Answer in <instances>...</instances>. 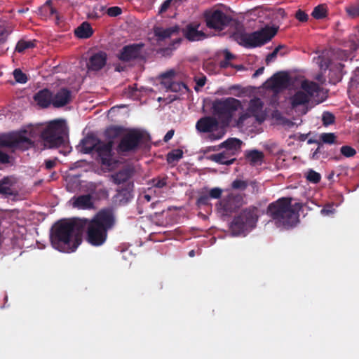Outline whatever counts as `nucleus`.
I'll use <instances>...</instances> for the list:
<instances>
[{"mask_svg":"<svg viewBox=\"0 0 359 359\" xmlns=\"http://www.w3.org/2000/svg\"><path fill=\"white\" fill-rule=\"evenodd\" d=\"M100 140L93 135H88L83 138L81 144L82 145V152L84 154H90L93 151H95Z\"/></svg>","mask_w":359,"mask_h":359,"instance_id":"nucleus-25","label":"nucleus"},{"mask_svg":"<svg viewBox=\"0 0 359 359\" xmlns=\"http://www.w3.org/2000/svg\"><path fill=\"white\" fill-rule=\"evenodd\" d=\"M292 201L290 197H282L268 205L266 214L278 226H288L294 224L297 215L292 208Z\"/></svg>","mask_w":359,"mask_h":359,"instance_id":"nucleus-3","label":"nucleus"},{"mask_svg":"<svg viewBox=\"0 0 359 359\" xmlns=\"http://www.w3.org/2000/svg\"><path fill=\"white\" fill-rule=\"evenodd\" d=\"M242 200L241 195L229 194L219 202V210L224 215H230L242 205Z\"/></svg>","mask_w":359,"mask_h":359,"instance_id":"nucleus-13","label":"nucleus"},{"mask_svg":"<svg viewBox=\"0 0 359 359\" xmlns=\"http://www.w3.org/2000/svg\"><path fill=\"white\" fill-rule=\"evenodd\" d=\"M17 182L14 176H6L0 180V194L8 196H16L18 191L13 190L12 187Z\"/></svg>","mask_w":359,"mask_h":359,"instance_id":"nucleus-18","label":"nucleus"},{"mask_svg":"<svg viewBox=\"0 0 359 359\" xmlns=\"http://www.w3.org/2000/svg\"><path fill=\"white\" fill-rule=\"evenodd\" d=\"M311 15L317 20L323 19L327 15V10L323 5H318L314 8Z\"/></svg>","mask_w":359,"mask_h":359,"instance_id":"nucleus-36","label":"nucleus"},{"mask_svg":"<svg viewBox=\"0 0 359 359\" xmlns=\"http://www.w3.org/2000/svg\"><path fill=\"white\" fill-rule=\"evenodd\" d=\"M41 137L46 148L54 149L65 145L67 137V128L65 121H50L43 130Z\"/></svg>","mask_w":359,"mask_h":359,"instance_id":"nucleus-5","label":"nucleus"},{"mask_svg":"<svg viewBox=\"0 0 359 359\" xmlns=\"http://www.w3.org/2000/svg\"><path fill=\"white\" fill-rule=\"evenodd\" d=\"M172 1V0H165L160 6L158 13H165L170 6Z\"/></svg>","mask_w":359,"mask_h":359,"instance_id":"nucleus-59","label":"nucleus"},{"mask_svg":"<svg viewBox=\"0 0 359 359\" xmlns=\"http://www.w3.org/2000/svg\"><path fill=\"white\" fill-rule=\"evenodd\" d=\"M107 60V55L104 51H98L91 55L88 62V67L93 71H99L102 69Z\"/></svg>","mask_w":359,"mask_h":359,"instance_id":"nucleus-20","label":"nucleus"},{"mask_svg":"<svg viewBox=\"0 0 359 359\" xmlns=\"http://www.w3.org/2000/svg\"><path fill=\"white\" fill-rule=\"evenodd\" d=\"M200 24L198 22H191L182 29L183 36L189 41H197L205 39L207 37L205 33L198 30Z\"/></svg>","mask_w":359,"mask_h":359,"instance_id":"nucleus-16","label":"nucleus"},{"mask_svg":"<svg viewBox=\"0 0 359 359\" xmlns=\"http://www.w3.org/2000/svg\"><path fill=\"white\" fill-rule=\"evenodd\" d=\"M250 117L248 113H242L240 114L239 117L236 120V126L238 127H242L243 126L244 121Z\"/></svg>","mask_w":359,"mask_h":359,"instance_id":"nucleus-56","label":"nucleus"},{"mask_svg":"<svg viewBox=\"0 0 359 359\" xmlns=\"http://www.w3.org/2000/svg\"><path fill=\"white\" fill-rule=\"evenodd\" d=\"M73 205L79 209L90 210L93 208L94 204L92 201V196L90 194H84L76 198Z\"/></svg>","mask_w":359,"mask_h":359,"instance_id":"nucleus-27","label":"nucleus"},{"mask_svg":"<svg viewBox=\"0 0 359 359\" xmlns=\"http://www.w3.org/2000/svg\"><path fill=\"white\" fill-rule=\"evenodd\" d=\"M161 83L167 88L168 90L172 92L177 93L182 91L183 89H187V85L183 82L162 81Z\"/></svg>","mask_w":359,"mask_h":359,"instance_id":"nucleus-31","label":"nucleus"},{"mask_svg":"<svg viewBox=\"0 0 359 359\" xmlns=\"http://www.w3.org/2000/svg\"><path fill=\"white\" fill-rule=\"evenodd\" d=\"M10 161H11L10 156L8 154L0 150V163L8 164L10 163Z\"/></svg>","mask_w":359,"mask_h":359,"instance_id":"nucleus-58","label":"nucleus"},{"mask_svg":"<svg viewBox=\"0 0 359 359\" xmlns=\"http://www.w3.org/2000/svg\"><path fill=\"white\" fill-rule=\"evenodd\" d=\"M8 34V33L5 27L0 23V43L6 41Z\"/></svg>","mask_w":359,"mask_h":359,"instance_id":"nucleus-55","label":"nucleus"},{"mask_svg":"<svg viewBox=\"0 0 359 359\" xmlns=\"http://www.w3.org/2000/svg\"><path fill=\"white\" fill-rule=\"evenodd\" d=\"M263 103L259 98L252 99L250 101L248 109L252 114H255L262 110Z\"/></svg>","mask_w":359,"mask_h":359,"instance_id":"nucleus-35","label":"nucleus"},{"mask_svg":"<svg viewBox=\"0 0 359 359\" xmlns=\"http://www.w3.org/2000/svg\"><path fill=\"white\" fill-rule=\"evenodd\" d=\"M219 127V122L215 117L213 116H203L198 120L196 124V129L201 133H209L208 138L211 141L221 139L224 133L218 131L217 133L215 132L217 130Z\"/></svg>","mask_w":359,"mask_h":359,"instance_id":"nucleus-11","label":"nucleus"},{"mask_svg":"<svg viewBox=\"0 0 359 359\" xmlns=\"http://www.w3.org/2000/svg\"><path fill=\"white\" fill-rule=\"evenodd\" d=\"M318 146L316 151L312 154L311 158L313 160H318L320 157L327 158V154L325 152L323 144L318 142Z\"/></svg>","mask_w":359,"mask_h":359,"instance_id":"nucleus-39","label":"nucleus"},{"mask_svg":"<svg viewBox=\"0 0 359 359\" xmlns=\"http://www.w3.org/2000/svg\"><path fill=\"white\" fill-rule=\"evenodd\" d=\"M82 224L79 219L61 220L51 228L50 240L55 250L65 253L74 252L81 243Z\"/></svg>","mask_w":359,"mask_h":359,"instance_id":"nucleus-2","label":"nucleus"},{"mask_svg":"<svg viewBox=\"0 0 359 359\" xmlns=\"http://www.w3.org/2000/svg\"><path fill=\"white\" fill-rule=\"evenodd\" d=\"M248 183L247 181L236 179L231 183V188L235 190L244 191L247 189Z\"/></svg>","mask_w":359,"mask_h":359,"instance_id":"nucleus-41","label":"nucleus"},{"mask_svg":"<svg viewBox=\"0 0 359 359\" xmlns=\"http://www.w3.org/2000/svg\"><path fill=\"white\" fill-rule=\"evenodd\" d=\"M278 27L266 26L259 31L248 34L245 32H235L232 37L240 45L245 48H255L269 41L277 33Z\"/></svg>","mask_w":359,"mask_h":359,"instance_id":"nucleus-4","label":"nucleus"},{"mask_svg":"<svg viewBox=\"0 0 359 359\" xmlns=\"http://www.w3.org/2000/svg\"><path fill=\"white\" fill-rule=\"evenodd\" d=\"M259 209L250 206L242 210L234 217L231 224L230 230L234 236H245L256 226L259 218Z\"/></svg>","mask_w":359,"mask_h":359,"instance_id":"nucleus-6","label":"nucleus"},{"mask_svg":"<svg viewBox=\"0 0 359 359\" xmlns=\"http://www.w3.org/2000/svg\"><path fill=\"white\" fill-rule=\"evenodd\" d=\"M151 184L153 187L156 188H163L166 186L167 184V178L163 177V178H154L151 180Z\"/></svg>","mask_w":359,"mask_h":359,"instance_id":"nucleus-48","label":"nucleus"},{"mask_svg":"<svg viewBox=\"0 0 359 359\" xmlns=\"http://www.w3.org/2000/svg\"><path fill=\"white\" fill-rule=\"evenodd\" d=\"M122 10L118 6H112L107 9V13L110 17H116L121 15Z\"/></svg>","mask_w":359,"mask_h":359,"instance_id":"nucleus-50","label":"nucleus"},{"mask_svg":"<svg viewBox=\"0 0 359 359\" xmlns=\"http://www.w3.org/2000/svg\"><path fill=\"white\" fill-rule=\"evenodd\" d=\"M175 71L170 69L161 75L162 81H172V79L175 76Z\"/></svg>","mask_w":359,"mask_h":359,"instance_id":"nucleus-52","label":"nucleus"},{"mask_svg":"<svg viewBox=\"0 0 359 359\" xmlns=\"http://www.w3.org/2000/svg\"><path fill=\"white\" fill-rule=\"evenodd\" d=\"M81 222L82 231L86 229V241L94 247H100L105 243L109 231L116 225V218L113 209L103 208L99 210L94 217L79 219Z\"/></svg>","mask_w":359,"mask_h":359,"instance_id":"nucleus-1","label":"nucleus"},{"mask_svg":"<svg viewBox=\"0 0 359 359\" xmlns=\"http://www.w3.org/2000/svg\"><path fill=\"white\" fill-rule=\"evenodd\" d=\"M97 6L95 7L93 10L88 14V18L91 19H98L100 18V15L97 12Z\"/></svg>","mask_w":359,"mask_h":359,"instance_id":"nucleus-61","label":"nucleus"},{"mask_svg":"<svg viewBox=\"0 0 359 359\" xmlns=\"http://www.w3.org/2000/svg\"><path fill=\"white\" fill-rule=\"evenodd\" d=\"M268 82L272 90L278 91L290 86V78L287 72H280L273 74Z\"/></svg>","mask_w":359,"mask_h":359,"instance_id":"nucleus-17","label":"nucleus"},{"mask_svg":"<svg viewBox=\"0 0 359 359\" xmlns=\"http://www.w3.org/2000/svg\"><path fill=\"white\" fill-rule=\"evenodd\" d=\"M322 121L324 126H329L334 123L335 117L331 112L325 111L322 116Z\"/></svg>","mask_w":359,"mask_h":359,"instance_id":"nucleus-46","label":"nucleus"},{"mask_svg":"<svg viewBox=\"0 0 359 359\" xmlns=\"http://www.w3.org/2000/svg\"><path fill=\"white\" fill-rule=\"evenodd\" d=\"M133 182L125 184L116 190V194L112 197V202L116 206L126 205L133 198Z\"/></svg>","mask_w":359,"mask_h":359,"instance_id":"nucleus-14","label":"nucleus"},{"mask_svg":"<svg viewBox=\"0 0 359 359\" xmlns=\"http://www.w3.org/2000/svg\"><path fill=\"white\" fill-rule=\"evenodd\" d=\"M245 156L250 164L253 165L259 162L261 163L264 157L263 152L257 149L248 151Z\"/></svg>","mask_w":359,"mask_h":359,"instance_id":"nucleus-32","label":"nucleus"},{"mask_svg":"<svg viewBox=\"0 0 359 359\" xmlns=\"http://www.w3.org/2000/svg\"><path fill=\"white\" fill-rule=\"evenodd\" d=\"M295 18L299 21V22H306L308 20V15L302 10H298L296 12Z\"/></svg>","mask_w":359,"mask_h":359,"instance_id":"nucleus-53","label":"nucleus"},{"mask_svg":"<svg viewBox=\"0 0 359 359\" xmlns=\"http://www.w3.org/2000/svg\"><path fill=\"white\" fill-rule=\"evenodd\" d=\"M320 140L323 142L322 144H333L336 141V136L334 133H325L320 135Z\"/></svg>","mask_w":359,"mask_h":359,"instance_id":"nucleus-45","label":"nucleus"},{"mask_svg":"<svg viewBox=\"0 0 359 359\" xmlns=\"http://www.w3.org/2000/svg\"><path fill=\"white\" fill-rule=\"evenodd\" d=\"M41 14L53 15L56 13V10L52 6L51 0H47L46 3L39 8Z\"/></svg>","mask_w":359,"mask_h":359,"instance_id":"nucleus-37","label":"nucleus"},{"mask_svg":"<svg viewBox=\"0 0 359 359\" xmlns=\"http://www.w3.org/2000/svg\"><path fill=\"white\" fill-rule=\"evenodd\" d=\"M210 197L208 194L201 195L197 199V204L198 205H206L209 204Z\"/></svg>","mask_w":359,"mask_h":359,"instance_id":"nucleus-54","label":"nucleus"},{"mask_svg":"<svg viewBox=\"0 0 359 359\" xmlns=\"http://www.w3.org/2000/svg\"><path fill=\"white\" fill-rule=\"evenodd\" d=\"M144 134L137 129H130L121 139L116 150L119 154H125L136 151L142 142Z\"/></svg>","mask_w":359,"mask_h":359,"instance_id":"nucleus-9","label":"nucleus"},{"mask_svg":"<svg viewBox=\"0 0 359 359\" xmlns=\"http://www.w3.org/2000/svg\"><path fill=\"white\" fill-rule=\"evenodd\" d=\"M224 58L226 60L229 61L234 58V55L231 54L228 50H225L224 52Z\"/></svg>","mask_w":359,"mask_h":359,"instance_id":"nucleus-63","label":"nucleus"},{"mask_svg":"<svg viewBox=\"0 0 359 359\" xmlns=\"http://www.w3.org/2000/svg\"><path fill=\"white\" fill-rule=\"evenodd\" d=\"M180 32V27L175 25L166 29L161 27H154V34L156 37L158 41H163L166 39L170 38L172 35L177 34Z\"/></svg>","mask_w":359,"mask_h":359,"instance_id":"nucleus-22","label":"nucleus"},{"mask_svg":"<svg viewBox=\"0 0 359 359\" xmlns=\"http://www.w3.org/2000/svg\"><path fill=\"white\" fill-rule=\"evenodd\" d=\"M282 48L281 46H278L276 47L272 53H269L266 57V63L269 65L271 62L273 61V60L277 57L278 53L280 49Z\"/></svg>","mask_w":359,"mask_h":359,"instance_id":"nucleus-51","label":"nucleus"},{"mask_svg":"<svg viewBox=\"0 0 359 359\" xmlns=\"http://www.w3.org/2000/svg\"><path fill=\"white\" fill-rule=\"evenodd\" d=\"M143 43H133L124 46L118 52L117 57L123 62H129L143 57Z\"/></svg>","mask_w":359,"mask_h":359,"instance_id":"nucleus-12","label":"nucleus"},{"mask_svg":"<svg viewBox=\"0 0 359 359\" xmlns=\"http://www.w3.org/2000/svg\"><path fill=\"white\" fill-rule=\"evenodd\" d=\"M173 135H174V130H168L163 137V141L165 142H168L170 140L172 139Z\"/></svg>","mask_w":359,"mask_h":359,"instance_id":"nucleus-62","label":"nucleus"},{"mask_svg":"<svg viewBox=\"0 0 359 359\" xmlns=\"http://www.w3.org/2000/svg\"><path fill=\"white\" fill-rule=\"evenodd\" d=\"M34 44L32 41L21 40L18 42L15 50L18 53H22L25 50L33 48Z\"/></svg>","mask_w":359,"mask_h":359,"instance_id":"nucleus-40","label":"nucleus"},{"mask_svg":"<svg viewBox=\"0 0 359 359\" xmlns=\"http://www.w3.org/2000/svg\"><path fill=\"white\" fill-rule=\"evenodd\" d=\"M183 157V151L180 149H173L168 153L166 161L168 163L172 164L179 161Z\"/></svg>","mask_w":359,"mask_h":359,"instance_id":"nucleus-34","label":"nucleus"},{"mask_svg":"<svg viewBox=\"0 0 359 359\" xmlns=\"http://www.w3.org/2000/svg\"><path fill=\"white\" fill-rule=\"evenodd\" d=\"M208 158L219 164L226 165L233 164L236 160V158H233L229 151L226 150L221 153L212 154Z\"/></svg>","mask_w":359,"mask_h":359,"instance_id":"nucleus-23","label":"nucleus"},{"mask_svg":"<svg viewBox=\"0 0 359 359\" xmlns=\"http://www.w3.org/2000/svg\"><path fill=\"white\" fill-rule=\"evenodd\" d=\"M133 174V170L130 168H124L111 175L112 182L116 184H127Z\"/></svg>","mask_w":359,"mask_h":359,"instance_id":"nucleus-24","label":"nucleus"},{"mask_svg":"<svg viewBox=\"0 0 359 359\" xmlns=\"http://www.w3.org/2000/svg\"><path fill=\"white\" fill-rule=\"evenodd\" d=\"M318 64L322 71H326L331 65V60L328 57L324 55L318 57Z\"/></svg>","mask_w":359,"mask_h":359,"instance_id":"nucleus-44","label":"nucleus"},{"mask_svg":"<svg viewBox=\"0 0 359 359\" xmlns=\"http://www.w3.org/2000/svg\"><path fill=\"white\" fill-rule=\"evenodd\" d=\"M306 178L311 183L318 184L321 180V175L315 170L309 169L306 174Z\"/></svg>","mask_w":359,"mask_h":359,"instance_id":"nucleus-38","label":"nucleus"},{"mask_svg":"<svg viewBox=\"0 0 359 359\" xmlns=\"http://www.w3.org/2000/svg\"><path fill=\"white\" fill-rule=\"evenodd\" d=\"M113 146L114 141H108L107 142H104L101 140L100 141V143L95 149V152L100 158V162L102 165L111 166L114 163L113 159Z\"/></svg>","mask_w":359,"mask_h":359,"instance_id":"nucleus-15","label":"nucleus"},{"mask_svg":"<svg viewBox=\"0 0 359 359\" xmlns=\"http://www.w3.org/2000/svg\"><path fill=\"white\" fill-rule=\"evenodd\" d=\"M310 101L309 95L302 90L297 91L290 98V102L292 109H297L299 106H306Z\"/></svg>","mask_w":359,"mask_h":359,"instance_id":"nucleus-26","label":"nucleus"},{"mask_svg":"<svg viewBox=\"0 0 359 359\" xmlns=\"http://www.w3.org/2000/svg\"><path fill=\"white\" fill-rule=\"evenodd\" d=\"M33 98L39 107L47 108L52 104L53 93L50 90L44 88L35 93Z\"/></svg>","mask_w":359,"mask_h":359,"instance_id":"nucleus-21","label":"nucleus"},{"mask_svg":"<svg viewBox=\"0 0 359 359\" xmlns=\"http://www.w3.org/2000/svg\"><path fill=\"white\" fill-rule=\"evenodd\" d=\"M125 131L122 126H111L107 128L104 132V135L108 141H114V139L120 137Z\"/></svg>","mask_w":359,"mask_h":359,"instance_id":"nucleus-30","label":"nucleus"},{"mask_svg":"<svg viewBox=\"0 0 359 359\" xmlns=\"http://www.w3.org/2000/svg\"><path fill=\"white\" fill-rule=\"evenodd\" d=\"M71 99L72 92L66 88H62L54 95H53L52 104L55 108L62 107L69 103Z\"/></svg>","mask_w":359,"mask_h":359,"instance_id":"nucleus-19","label":"nucleus"},{"mask_svg":"<svg viewBox=\"0 0 359 359\" xmlns=\"http://www.w3.org/2000/svg\"><path fill=\"white\" fill-rule=\"evenodd\" d=\"M203 16L208 28L219 31L224 29L232 21L231 16L218 9L205 11Z\"/></svg>","mask_w":359,"mask_h":359,"instance_id":"nucleus-10","label":"nucleus"},{"mask_svg":"<svg viewBox=\"0 0 359 359\" xmlns=\"http://www.w3.org/2000/svg\"><path fill=\"white\" fill-rule=\"evenodd\" d=\"M334 210L332 205H327L320 210V212L323 215H330L334 212Z\"/></svg>","mask_w":359,"mask_h":359,"instance_id":"nucleus-60","label":"nucleus"},{"mask_svg":"<svg viewBox=\"0 0 359 359\" xmlns=\"http://www.w3.org/2000/svg\"><path fill=\"white\" fill-rule=\"evenodd\" d=\"M242 142L236 138H229L226 141L222 142L219 145L220 148H225L226 151H229L231 156H234L240 149Z\"/></svg>","mask_w":359,"mask_h":359,"instance_id":"nucleus-28","label":"nucleus"},{"mask_svg":"<svg viewBox=\"0 0 359 359\" xmlns=\"http://www.w3.org/2000/svg\"><path fill=\"white\" fill-rule=\"evenodd\" d=\"M25 134V131L1 134L0 147L27 150L33 146L34 142Z\"/></svg>","mask_w":359,"mask_h":359,"instance_id":"nucleus-8","label":"nucleus"},{"mask_svg":"<svg viewBox=\"0 0 359 359\" xmlns=\"http://www.w3.org/2000/svg\"><path fill=\"white\" fill-rule=\"evenodd\" d=\"M13 76L15 80L20 83H25L28 80L27 75L20 69H15L14 70Z\"/></svg>","mask_w":359,"mask_h":359,"instance_id":"nucleus-43","label":"nucleus"},{"mask_svg":"<svg viewBox=\"0 0 359 359\" xmlns=\"http://www.w3.org/2000/svg\"><path fill=\"white\" fill-rule=\"evenodd\" d=\"M213 114L224 123L229 124L235 112L242 109V104L239 100L232 97L217 99L212 103Z\"/></svg>","mask_w":359,"mask_h":359,"instance_id":"nucleus-7","label":"nucleus"},{"mask_svg":"<svg viewBox=\"0 0 359 359\" xmlns=\"http://www.w3.org/2000/svg\"><path fill=\"white\" fill-rule=\"evenodd\" d=\"M340 152L342 156L346 158H351L356 154V151L351 146H342L340 149Z\"/></svg>","mask_w":359,"mask_h":359,"instance_id":"nucleus-42","label":"nucleus"},{"mask_svg":"<svg viewBox=\"0 0 359 359\" xmlns=\"http://www.w3.org/2000/svg\"><path fill=\"white\" fill-rule=\"evenodd\" d=\"M302 91L309 95V99L311 100L316 93L319 90V86L314 82L304 81L302 83Z\"/></svg>","mask_w":359,"mask_h":359,"instance_id":"nucleus-33","label":"nucleus"},{"mask_svg":"<svg viewBox=\"0 0 359 359\" xmlns=\"http://www.w3.org/2000/svg\"><path fill=\"white\" fill-rule=\"evenodd\" d=\"M93 34V29L88 22H83L74 30L75 36L79 39H88Z\"/></svg>","mask_w":359,"mask_h":359,"instance_id":"nucleus-29","label":"nucleus"},{"mask_svg":"<svg viewBox=\"0 0 359 359\" xmlns=\"http://www.w3.org/2000/svg\"><path fill=\"white\" fill-rule=\"evenodd\" d=\"M57 158H55L53 160H51V159L45 160L44 164H45L46 169L48 170H50L52 168H53L57 164Z\"/></svg>","mask_w":359,"mask_h":359,"instance_id":"nucleus-57","label":"nucleus"},{"mask_svg":"<svg viewBox=\"0 0 359 359\" xmlns=\"http://www.w3.org/2000/svg\"><path fill=\"white\" fill-rule=\"evenodd\" d=\"M206 81L205 76H203L202 78H200L197 81L196 84L199 86L200 87H203L205 86Z\"/></svg>","mask_w":359,"mask_h":359,"instance_id":"nucleus-64","label":"nucleus"},{"mask_svg":"<svg viewBox=\"0 0 359 359\" xmlns=\"http://www.w3.org/2000/svg\"><path fill=\"white\" fill-rule=\"evenodd\" d=\"M347 14L354 18L359 16V3L355 5H351L346 8Z\"/></svg>","mask_w":359,"mask_h":359,"instance_id":"nucleus-47","label":"nucleus"},{"mask_svg":"<svg viewBox=\"0 0 359 359\" xmlns=\"http://www.w3.org/2000/svg\"><path fill=\"white\" fill-rule=\"evenodd\" d=\"M222 189L219 187H215L209 191L208 196L210 198L219 199L222 194Z\"/></svg>","mask_w":359,"mask_h":359,"instance_id":"nucleus-49","label":"nucleus"}]
</instances>
